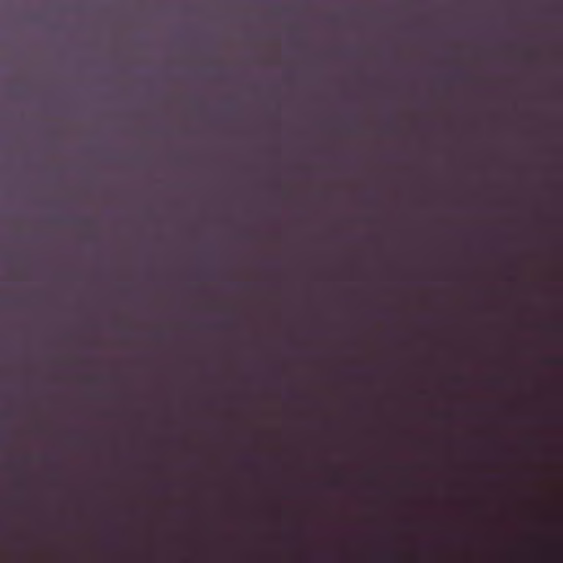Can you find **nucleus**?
<instances>
[{
    "label": "nucleus",
    "mask_w": 563,
    "mask_h": 563,
    "mask_svg": "<svg viewBox=\"0 0 563 563\" xmlns=\"http://www.w3.org/2000/svg\"><path fill=\"white\" fill-rule=\"evenodd\" d=\"M553 362H554V363H560V362H561V360L555 358V360H553Z\"/></svg>",
    "instance_id": "2"
},
{
    "label": "nucleus",
    "mask_w": 563,
    "mask_h": 563,
    "mask_svg": "<svg viewBox=\"0 0 563 563\" xmlns=\"http://www.w3.org/2000/svg\"><path fill=\"white\" fill-rule=\"evenodd\" d=\"M388 560L395 561L397 560V556L395 554H390L387 556Z\"/></svg>",
    "instance_id": "1"
},
{
    "label": "nucleus",
    "mask_w": 563,
    "mask_h": 563,
    "mask_svg": "<svg viewBox=\"0 0 563 563\" xmlns=\"http://www.w3.org/2000/svg\"><path fill=\"white\" fill-rule=\"evenodd\" d=\"M560 559H563V553H562V551L560 552Z\"/></svg>",
    "instance_id": "3"
}]
</instances>
